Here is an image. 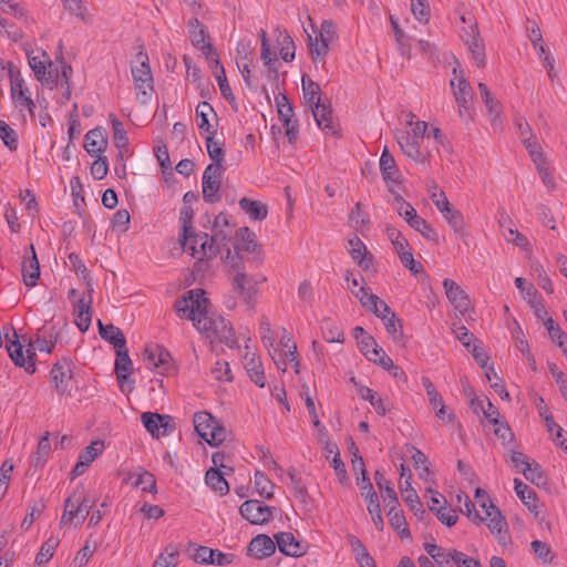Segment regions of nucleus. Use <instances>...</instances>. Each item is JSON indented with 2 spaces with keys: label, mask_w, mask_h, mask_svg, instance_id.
Returning <instances> with one entry per match:
<instances>
[{
  "label": "nucleus",
  "mask_w": 567,
  "mask_h": 567,
  "mask_svg": "<svg viewBox=\"0 0 567 567\" xmlns=\"http://www.w3.org/2000/svg\"><path fill=\"white\" fill-rule=\"evenodd\" d=\"M454 79L451 80L450 85L453 90V95L458 105L460 115L463 116L468 113L470 103L474 97L473 89L464 75L463 70L460 69V64L453 68Z\"/></svg>",
  "instance_id": "7"
},
{
  "label": "nucleus",
  "mask_w": 567,
  "mask_h": 567,
  "mask_svg": "<svg viewBox=\"0 0 567 567\" xmlns=\"http://www.w3.org/2000/svg\"><path fill=\"white\" fill-rule=\"evenodd\" d=\"M104 442L101 440L93 441L79 455V458L90 466L95 458L103 452Z\"/></svg>",
  "instance_id": "54"
},
{
  "label": "nucleus",
  "mask_w": 567,
  "mask_h": 567,
  "mask_svg": "<svg viewBox=\"0 0 567 567\" xmlns=\"http://www.w3.org/2000/svg\"><path fill=\"white\" fill-rule=\"evenodd\" d=\"M200 236L203 234H194L192 230H188L187 234L183 233L181 241L184 250H189L193 257H198L199 260H203L205 257L202 255V240H197Z\"/></svg>",
  "instance_id": "44"
},
{
  "label": "nucleus",
  "mask_w": 567,
  "mask_h": 567,
  "mask_svg": "<svg viewBox=\"0 0 567 567\" xmlns=\"http://www.w3.org/2000/svg\"><path fill=\"white\" fill-rule=\"evenodd\" d=\"M544 323L551 340L556 342L559 348H563L564 342L567 341V334L560 329L558 324L555 323L553 318H547Z\"/></svg>",
  "instance_id": "59"
},
{
  "label": "nucleus",
  "mask_w": 567,
  "mask_h": 567,
  "mask_svg": "<svg viewBox=\"0 0 567 567\" xmlns=\"http://www.w3.org/2000/svg\"><path fill=\"white\" fill-rule=\"evenodd\" d=\"M411 10L413 16L420 22H427L430 19V6L426 0H411Z\"/></svg>",
  "instance_id": "62"
},
{
  "label": "nucleus",
  "mask_w": 567,
  "mask_h": 567,
  "mask_svg": "<svg viewBox=\"0 0 567 567\" xmlns=\"http://www.w3.org/2000/svg\"><path fill=\"white\" fill-rule=\"evenodd\" d=\"M28 62L35 79L42 84H49L52 80V72L47 70V66H52V61L45 51H40L39 55H33V51L27 53Z\"/></svg>",
  "instance_id": "20"
},
{
  "label": "nucleus",
  "mask_w": 567,
  "mask_h": 567,
  "mask_svg": "<svg viewBox=\"0 0 567 567\" xmlns=\"http://www.w3.org/2000/svg\"><path fill=\"white\" fill-rule=\"evenodd\" d=\"M91 303L92 300L85 301L84 298L78 300L75 305L76 320L75 323L80 331L85 332L89 330L91 324Z\"/></svg>",
  "instance_id": "36"
},
{
  "label": "nucleus",
  "mask_w": 567,
  "mask_h": 567,
  "mask_svg": "<svg viewBox=\"0 0 567 567\" xmlns=\"http://www.w3.org/2000/svg\"><path fill=\"white\" fill-rule=\"evenodd\" d=\"M380 172L385 183H395L398 181L399 169L388 147H384L381 154Z\"/></svg>",
  "instance_id": "31"
},
{
  "label": "nucleus",
  "mask_w": 567,
  "mask_h": 567,
  "mask_svg": "<svg viewBox=\"0 0 567 567\" xmlns=\"http://www.w3.org/2000/svg\"><path fill=\"white\" fill-rule=\"evenodd\" d=\"M388 508V517L391 526L398 530V534L401 538L411 537L410 529L408 528L405 516L403 511L399 508V501H393V497L390 495L389 503L384 505Z\"/></svg>",
  "instance_id": "23"
},
{
  "label": "nucleus",
  "mask_w": 567,
  "mask_h": 567,
  "mask_svg": "<svg viewBox=\"0 0 567 567\" xmlns=\"http://www.w3.org/2000/svg\"><path fill=\"white\" fill-rule=\"evenodd\" d=\"M288 476L290 478V484L293 491V495L302 503H307L309 497L306 485L302 483L301 478L298 477L293 471L288 472Z\"/></svg>",
  "instance_id": "58"
},
{
  "label": "nucleus",
  "mask_w": 567,
  "mask_h": 567,
  "mask_svg": "<svg viewBox=\"0 0 567 567\" xmlns=\"http://www.w3.org/2000/svg\"><path fill=\"white\" fill-rule=\"evenodd\" d=\"M302 92L303 99L309 104L310 109L321 104V89L320 85L312 81L307 75L302 76Z\"/></svg>",
  "instance_id": "34"
},
{
  "label": "nucleus",
  "mask_w": 567,
  "mask_h": 567,
  "mask_svg": "<svg viewBox=\"0 0 567 567\" xmlns=\"http://www.w3.org/2000/svg\"><path fill=\"white\" fill-rule=\"evenodd\" d=\"M374 481L383 495V503L386 505L389 503L390 495L393 497V501H398L396 493L394 488L391 486L390 482L385 478L384 472L382 470H377L374 473Z\"/></svg>",
  "instance_id": "51"
},
{
  "label": "nucleus",
  "mask_w": 567,
  "mask_h": 567,
  "mask_svg": "<svg viewBox=\"0 0 567 567\" xmlns=\"http://www.w3.org/2000/svg\"><path fill=\"white\" fill-rule=\"evenodd\" d=\"M116 358H115V371H123V372H132L133 371V363L128 355V350L126 348V344L124 348L115 349Z\"/></svg>",
  "instance_id": "56"
},
{
  "label": "nucleus",
  "mask_w": 567,
  "mask_h": 567,
  "mask_svg": "<svg viewBox=\"0 0 567 567\" xmlns=\"http://www.w3.org/2000/svg\"><path fill=\"white\" fill-rule=\"evenodd\" d=\"M276 103L278 115L286 128L288 141L293 144L298 140V122L293 120V106L287 95L281 93L276 96Z\"/></svg>",
  "instance_id": "11"
},
{
  "label": "nucleus",
  "mask_w": 567,
  "mask_h": 567,
  "mask_svg": "<svg viewBox=\"0 0 567 567\" xmlns=\"http://www.w3.org/2000/svg\"><path fill=\"white\" fill-rule=\"evenodd\" d=\"M134 486H141L143 492L156 493V480L151 472L144 471L136 475Z\"/></svg>",
  "instance_id": "60"
},
{
  "label": "nucleus",
  "mask_w": 567,
  "mask_h": 567,
  "mask_svg": "<svg viewBox=\"0 0 567 567\" xmlns=\"http://www.w3.org/2000/svg\"><path fill=\"white\" fill-rule=\"evenodd\" d=\"M143 360L148 369H156L159 373L168 371L171 367L172 355L162 346H147L143 353Z\"/></svg>",
  "instance_id": "15"
},
{
  "label": "nucleus",
  "mask_w": 567,
  "mask_h": 567,
  "mask_svg": "<svg viewBox=\"0 0 567 567\" xmlns=\"http://www.w3.org/2000/svg\"><path fill=\"white\" fill-rule=\"evenodd\" d=\"M308 40L310 54L315 62L328 54L329 43L321 41L318 37L313 39L311 35H308Z\"/></svg>",
  "instance_id": "55"
},
{
  "label": "nucleus",
  "mask_w": 567,
  "mask_h": 567,
  "mask_svg": "<svg viewBox=\"0 0 567 567\" xmlns=\"http://www.w3.org/2000/svg\"><path fill=\"white\" fill-rule=\"evenodd\" d=\"M210 372L217 381L230 382L233 380V374L229 364L226 361H217L215 365L212 368Z\"/></svg>",
  "instance_id": "63"
},
{
  "label": "nucleus",
  "mask_w": 567,
  "mask_h": 567,
  "mask_svg": "<svg viewBox=\"0 0 567 567\" xmlns=\"http://www.w3.org/2000/svg\"><path fill=\"white\" fill-rule=\"evenodd\" d=\"M240 208L248 214L255 220H262L268 215L267 206L258 200H252L247 197H243L239 200Z\"/></svg>",
  "instance_id": "37"
},
{
  "label": "nucleus",
  "mask_w": 567,
  "mask_h": 567,
  "mask_svg": "<svg viewBox=\"0 0 567 567\" xmlns=\"http://www.w3.org/2000/svg\"><path fill=\"white\" fill-rule=\"evenodd\" d=\"M51 382L60 395H68L72 390L73 372L71 362L68 359L59 360L51 369Z\"/></svg>",
  "instance_id": "10"
},
{
  "label": "nucleus",
  "mask_w": 567,
  "mask_h": 567,
  "mask_svg": "<svg viewBox=\"0 0 567 567\" xmlns=\"http://www.w3.org/2000/svg\"><path fill=\"white\" fill-rule=\"evenodd\" d=\"M394 205L399 215L403 217L408 224L419 216L416 209L410 203L405 202L401 195L394 197Z\"/></svg>",
  "instance_id": "53"
},
{
  "label": "nucleus",
  "mask_w": 567,
  "mask_h": 567,
  "mask_svg": "<svg viewBox=\"0 0 567 567\" xmlns=\"http://www.w3.org/2000/svg\"><path fill=\"white\" fill-rule=\"evenodd\" d=\"M194 426L198 435L212 446L221 444L227 437L225 426L208 412L195 413Z\"/></svg>",
  "instance_id": "5"
},
{
  "label": "nucleus",
  "mask_w": 567,
  "mask_h": 567,
  "mask_svg": "<svg viewBox=\"0 0 567 567\" xmlns=\"http://www.w3.org/2000/svg\"><path fill=\"white\" fill-rule=\"evenodd\" d=\"M386 234L394 246L398 255H401L402 251H406L405 248L409 246L406 238L394 227H388Z\"/></svg>",
  "instance_id": "61"
},
{
  "label": "nucleus",
  "mask_w": 567,
  "mask_h": 567,
  "mask_svg": "<svg viewBox=\"0 0 567 567\" xmlns=\"http://www.w3.org/2000/svg\"><path fill=\"white\" fill-rule=\"evenodd\" d=\"M276 550L275 542L266 534L254 537L247 548L249 556L256 559H264L271 556Z\"/></svg>",
  "instance_id": "24"
},
{
  "label": "nucleus",
  "mask_w": 567,
  "mask_h": 567,
  "mask_svg": "<svg viewBox=\"0 0 567 567\" xmlns=\"http://www.w3.org/2000/svg\"><path fill=\"white\" fill-rule=\"evenodd\" d=\"M230 239V231L226 229H214L212 237L208 234H203L197 240H202L200 248L203 257L212 259L217 255L220 256L225 264L226 249L229 248L228 240Z\"/></svg>",
  "instance_id": "6"
},
{
  "label": "nucleus",
  "mask_w": 567,
  "mask_h": 567,
  "mask_svg": "<svg viewBox=\"0 0 567 567\" xmlns=\"http://www.w3.org/2000/svg\"><path fill=\"white\" fill-rule=\"evenodd\" d=\"M240 515L247 519L250 524L262 525L271 518V507L264 505L258 499L245 501L240 508Z\"/></svg>",
  "instance_id": "14"
},
{
  "label": "nucleus",
  "mask_w": 567,
  "mask_h": 567,
  "mask_svg": "<svg viewBox=\"0 0 567 567\" xmlns=\"http://www.w3.org/2000/svg\"><path fill=\"white\" fill-rule=\"evenodd\" d=\"M349 254L362 269L368 270L371 267L373 256L367 250L365 245L358 236L349 240Z\"/></svg>",
  "instance_id": "27"
},
{
  "label": "nucleus",
  "mask_w": 567,
  "mask_h": 567,
  "mask_svg": "<svg viewBox=\"0 0 567 567\" xmlns=\"http://www.w3.org/2000/svg\"><path fill=\"white\" fill-rule=\"evenodd\" d=\"M514 488L520 501L528 507L529 511L536 509V492L527 484L523 483L519 478L514 480Z\"/></svg>",
  "instance_id": "40"
},
{
  "label": "nucleus",
  "mask_w": 567,
  "mask_h": 567,
  "mask_svg": "<svg viewBox=\"0 0 567 567\" xmlns=\"http://www.w3.org/2000/svg\"><path fill=\"white\" fill-rule=\"evenodd\" d=\"M106 146L107 141L101 128H93L85 134L84 147L91 156H96L104 152Z\"/></svg>",
  "instance_id": "30"
},
{
  "label": "nucleus",
  "mask_w": 567,
  "mask_h": 567,
  "mask_svg": "<svg viewBox=\"0 0 567 567\" xmlns=\"http://www.w3.org/2000/svg\"><path fill=\"white\" fill-rule=\"evenodd\" d=\"M59 543L60 540L56 537H50L44 542L35 557V564L40 566L48 563L53 557Z\"/></svg>",
  "instance_id": "52"
},
{
  "label": "nucleus",
  "mask_w": 567,
  "mask_h": 567,
  "mask_svg": "<svg viewBox=\"0 0 567 567\" xmlns=\"http://www.w3.org/2000/svg\"><path fill=\"white\" fill-rule=\"evenodd\" d=\"M443 287L447 299L454 305V308L461 313H465L471 308V301L465 291L452 279H444Z\"/></svg>",
  "instance_id": "19"
},
{
  "label": "nucleus",
  "mask_w": 567,
  "mask_h": 567,
  "mask_svg": "<svg viewBox=\"0 0 567 567\" xmlns=\"http://www.w3.org/2000/svg\"><path fill=\"white\" fill-rule=\"evenodd\" d=\"M210 114H215L213 106L208 102H200L196 106V121L198 128L203 132L208 133V135H215V131H212V125L209 124L208 116Z\"/></svg>",
  "instance_id": "38"
},
{
  "label": "nucleus",
  "mask_w": 567,
  "mask_h": 567,
  "mask_svg": "<svg viewBox=\"0 0 567 567\" xmlns=\"http://www.w3.org/2000/svg\"><path fill=\"white\" fill-rule=\"evenodd\" d=\"M275 539L279 550L287 556L299 557L305 553L303 545L291 533H278L275 535Z\"/></svg>",
  "instance_id": "26"
},
{
  "label": "nucleus",
  "mask_w": 567,
  "mask_h": 567,
  "mask_svg": "<svg viewBox=\"0 0 567 567\" xmlns=\"http://www.w3.org/2000/svg\"><path fill=\"white\" fill-rule=\"evenodd\" d=\"M99 333L102 339L111 343L114 349L124 348L126 339L120 328L114 324H103L101 320L97 322Z\"/></svg>",
  "instance_id": "29"
},
{
  "label": "nucleus",
  "mask_w": 567,
  "mask_h": 567,
  "mask_svg": "<svg viewBox=\"0 0 567 567\" xmlns=\"http://www.w3.org/2000/svg\"><path fill=\"white\" fill-rule=\"evenodd\" d=\"M481 507L485 514L483 517L485 520L488 519L487 526L489 530L495 534L498 543L503 546L511 543L507 523L499 509L492 502H489V505H487L486 502H482Z\"/></svg>",
  "instance_id": "8"
},
{
  "label": "nucleus",
  "mask_w": 567,
  "mask_h": 567,
  "mask_svg": "<svg viewBox=\"0 0 567 567\" xmlns=\"http://www.w3.org/2000/svg\"><path fill=\"white\" fill-rule=\"evenodd\" d=\"M214 63H215L214 74L217 80L221 95L229 102L235 101V96H234L230 85L227 81L224 66L221 65V63L219 62L218 59H215Z\"/></svg>",
  "instance_id": "43"
},
{
  "label": "nucleus",
  "mask_w": 567,
  "mask_h": 567,
  "mask_svg": "<svg viewBox=\"0 0 567 567\" xmlns=\"http://www.w3.org/2000/svg\"><path fill=\"white\" fill-rule=\"evenodd\" d=\"M206 147L208 155L213 163L210 165H217L220 169L225 171V167L223 166L225 152L223 148V143L215 141L214 135H208L206 137Z\"/></svg>",
  "instance_id": "41"
},
{
  "label": "nucleus",
  "mask_w": 567,
  "mask_h": 567,
  "mask_svg": "<svg viewBox=\"0 0 567 567\" xmlns=\"http://www.w3.org/2000/svg\"><path fill=\"white\" fill-rule=\"evenodd\" d=\"M412 473L409 471L408 478L400 484V489L404 494V502L409 506L410 511L414 513L420 519L426 515V512L420 501L416 491L411 485Z\"/></svg>",
  "instance_id": "25"
},
{
  "label": "nucleus",
  "mask_w": 567,
  "mask_h": 567,
  "mask_svg": "<svg viewBox=\"0 0 567 567\" xmlns=\"http://www.w3.org/2000/svg\"><path fill=\"white\" fill-rule=\"evenodd\" d=\"M132 75L137 100L143 104L148 102L154 90L153 75L148 63V55L143 50L135 55L132 65Z\"/></svg>",
  "instance_id": "3"
},
{
  "label": "nucleus",
  "mask_w": 567,
  "mask_h": 567,
  "mask_svg": "<svg viewBox=\"0 0 567 567\" xmlns=\"http://www.w3.org/2000/svg\"><path fill=\"white\" fill-rule=\"evenodd\" d=\"M141 420L145 429L157 439L169 435L175 429L172 416L167 414L144 412Z\"/></svg>",
  "instance_id": "12"
},
{
  "label": "nucleus",
  "mask_w": 567,
  "mask_h": 567,
  "mask_svg": "<svg viewBox=\"0 0 567 567\" xmlns=\"http://www.w3.org/2000/svg\"><path fill=\"white\" fill-rule=\"evenodd\" d=\"M33 347L32 343L29 344V348L27 349V357H24L23 353V346L19 341H10L7 344V350L18 367H23L27 372L33 373L35 371V351L31 349Z\"/></svg>",
  "instance_id": "16"
},
{
  "label": "nucleus",
  "mask_w": 567,
  "mask_h": 567,
  "mask_svg": "<svg viewBox=\"0 0 567 567\" xmlns=\"http://www.w3.org/2000/svg\"><path fill=\"white\" fill-rule=\"evenodd\" d=\"M189 547L194 548V553L189 555L194 561L203 565L214 564L216 549H212L207 546H196V544L193 543H189Z\"/></svg>",
  "instance_id": "50"
},
{
  "label": "nucleus",
  "mask_w": 567,
  "mask_h": 567,
  "mask_svg": "<svg viewBox=\"0 0 567 567\" xmlns=\"http://www.w3.org/2000/svg\"><path fill=\"white\" fill-rule=\"evenodd\" d=\"M29 252L23 256L21 265L22 277L25 286L34 287L40 277V265L35 254L34 246H29Z\"/></svg>",
  "instance_id": "21"
},
{
  "label": "nucleus",
  "mask_w": 567,
  "mask_h": 567,
  "mask_svg": "<svg viewBox=\"0 0 567 567\" xmlns=\"http://www.w3.org/2000/svg\"><path fill=\"white\" fill-rule=\"evenodd\" d=\"M451 557L457 567H482V564L478 560L467 557L464 553L456 549H452Z\"/></svg>",
  "instance_id": "64"
},
{
  "label": "nucleus",
  "mask_w": 567,
  "mask_h": 567,
  "mask_svg": "<svg viewBox=\"0 0 567 567\" xmlns=\"http://www.w3.org/2000/svg\"><path fill=\"white\" fill-rule=\"evenodd\" d=\"M111 123L114 135V144L118 150V157L123 158L124 151L127 150L128 145V137L126 131L124 130L122 122L118 121L114 115H111Z\"/></svg>",
  "instance_id": "39"
},
{
  "label": "nucleus",
  "mask_w": 567,
  "mask_h": 567,
  "mask_svg": "<svg viewBox=\"0 0 567 567\" xmlns=\"http://www.w3.org/2000/svg\"><path fill=\"white\" fill-rule=\"evenodd\" d=\"M383 313L382 321L384 322L386 332L390 334L394 342H401L403 340V329L401 324V320L396 317V315L391 310L388 306V309Z\"/></svg>",
  "instance_id": "33"
},
{
  "label": "nucleus",
  "mask_w": 567,
  "mask_h": 567,
  "mask_svg": "<svg viewBox=\"0 0 567 567\" xmlns=\"http://www.w3.org/2000/svg\"><path fill=\"white\" fill-rule=\"evenodd\" d=\"M189 37L193 45L200 49L207 56L213 53V45L206 42V28L204 24L200 25L198 30H189Z\"/></svg>",
  "instance_id": "48"
},
{
  "label": "nucleus",
  "mask_w": 567,
  "mask_h": 567,
  "mask_svg": "<svg viewBox=\"0 0 567 567\" xmlns=\"http://www.w3.org/2000/svg\"><path fill=\"white\" fill-rule=\"evenodd\" d=\"M225 266L228 268L229 281L233 291L249 307L254 306L258 293V286L266 280L262 276L247 274L243 256L238 248L226 249Z\"/></svg>",
  "instance_id": "2"
},
{
  "label": "nucleus",
  "mask_w": 567,
  "mask_h": 567,
  "mask_svg": "<svg viewBox=\"0 0 567 567\" xmlns=\"http://www.w3.org/2000/svg\"><path fill=\"white\" fill-rule=\"evenodd\" d=\"M351 292L359 299L361 306L365 309L370 308L371 305L375 308V302H378L380 307H383L384 311L388 309V305L377 295L369 292V289L365 287H359V289L351 288Z\"/></svg>",
  "instance_id": "42"
},
{
  "label": "nucleus",
  "mask_w": 567,
  "mask_h": 567,
  "mask_svg": "<svg viewBox=\"0 0 567 567\" xmlns=\"http://www.w3.org/2000/svg\"><path fill=\"white\" fill-rule=\"evenodd\" d=\"M205 482L214 492L220 495H226L229 492V484L219 468H209L206 472Z\"/></svg>",
  "instance_id": "35"
},
{
  "label": "nucleus",
  "mask_w": 567,
  "mask_h": 567,
  "mask_svg": "<svg viewBox=\"0 0 567 567\" xmlns=\"http://www.w3.org/2000/svg\"><path fill=\"white\" fill-rule=\"evenodd\" d=\"M358 392L363 400L369 401L379 415L386 414L388 410L384 406L383 400L378 396V393L374 390L368 386H361Z\"/></svg>",
  "instance_id": "47"
},
{
  "label": "nucleus",
  "mask_w": 567,
  "mask_h": 567,
  "mask_svg": "<svg viewBox=\"0 0 567 567\" xmlns=\"http://www.w3.org/2000/svg\"><path fill=\"white\" fill-rule=\"evenodd\" d=\"M255 488L261 497L270 499L274 496V483L267 477V475L257 471L254 477Z\"/></svg>",
  "instance_id": "46"
},
{
  "label": "nucleus",
  "mask_w": 567,
  "mask_h": 567,
  "mask_svg": "<svg viewBox=\"0 0 567 567\" xmlns=\"http://www.w3.org/2000/svg\"><path fill=\"white\" fill-rule=\"evenodd\" d=\"M244 367L247 370L250 380L259 388H264L266 378L259 358H256L255 354H246L244 359Z\"/></svg>",
  "instance_id": "32"
},
{
  "label": "nucleus",
  "mask_w": 567,
  "mask_h": 567,
  "mask_svg": "<svg viewBox=\"0 0 567 567\" xmlns=\"http://www.w3.org/2000/svg\"><path fill=\"white\" fill-rule=\"evenodd\" d=\"M95 499L85 495L83 491L75 489L64 501V512L62 514L60 525H66L73 519H78V524H82L94 505Z\"/></svg>",
  "instance_id": "4"
},
{
  "label": "nucleus",
  "mask_w": 567,
  "mask_h": 567,
  "mask_svg": "<svg viewBox=\"0 0 567 567\" xmlns=\"http://www.w3.org/2000/svg\"><path fill=\"white\" fill-rule=\"evenodd\" d=\"M464 42L478 68H484L486 63L485 48L483 40L480 38L477 23L470 27L464 37Z\"/></svg>",
  "instance_id": "17"
},
{
  "label": "nucleus",
  "mask_w": 567,
  "mask_h": 567,
  "mask_svg": "<svg viewBox=\"0 0 567 567\" xmlns=\"http://www.w3.org/2000/svg\"><path fill=\"white\" fill-rule=\"evenodd\" d=\"M402 152L416 163H425L429 154L421 151L420 141L410 136V132H402L396 136Z\"/></svg>",
  "instance_id": "22"
},
{
  "label": "nucleus",
  "mask_w": 567,
  "mask_h": 567,
  "mask_svg": "<svg viewBox=\"0 0 567 567\" xmlns=\"http://www.w3.org/2000/svg\"><path fill=\"white\" fill-rule=\"evenodd\" d=\"M520 472L525 478L530 481L533 484L540 485L545 482L540 466L535 461L530 462L526 467H523Z\"/></svg>",
  "instance_id": "57"
},
{
  "label": "nucleus",
  "mask_w": 567,
  "mask_h": 567,
  "mask_svg": "<svg viewBox=\"0 0 567 567\" xmlns=\"http://www.w3.org/2000/svg\"><path fill=\"white\" fill-rule=\"evenodd\" d=\"M178 555V547L176 545L169 544L165 547L164 553H162L156 558L153 567H176Z\"/></svg>",
  "instance_id": "45"
},
{
  "label": "nucleus",
  "mask_w": 567,
  "mask_h": 567,
  "mask_svg": "<svg viewBox=\"0 0 567 567\" xmlns=\"http://www.w3.org/2000/svg\"><path fill=\"white\" fill-rule=\"evenodd\" d=\"M208 305L203 289H192L175 301L174 308L179 317L192 320L197 330L215 337L230 349L238 347L230 323L223 317H209Z\"/></svg>",
  "instance_id": "1"
},
{
  "label": "nucleus",
  "mask_w": 567,
  "mask_h": 567,
  "mask_svg": "<svg viewBox=\"0 0 567 567\" xmlns=\"http://www.w3.org/2000/svg\"><path fill=\"white\" fill-rule=\"evenodd\" d=\"M224 171L217 165H208L203 173V198L206 203L214 204L220 200V186Z\"/></svg>",
  "instance_id": "9"
},
{
  "label": "nucleus",
  "mask_w": 567,
  "mask_h": 567,
  "mask_svg": "<svg viewBox=\"0 0 567 567\" xmlns=\"http://www.w3.org/2000/svg\"><path fill=\"white\" fill-rule=\"evenodd\" d=\"M414 230L419 231L426 240L437 243L439 235L434 228L421 216H417L409 224Z\"/></svg>",
  "instance_id": "49"
},
{
  "label": "nucleus",
  "mask_w": 567,
  "mask_h": 567,
  "mask_svg": "<svg viewBox=\"0 0 567 567\" xmlns=\"http://www.w3.org/2000/svg\"><path fill=\"white\" fill-rule=\"evenodd\" d=\"M312 115L316 120L317 125L328 133L334 134V124L332 117V110L330 104L321 102V104L311 109Z\"/></svg>",
  "instance_id": "28"
},
{
  "label": "nucleus",
  "mask_w": 567,
  "mask_h": 567,
  "mask_svg": "<svg viewBox=\"0 0 567 567\" xmlns=\"http://www.w3.org/2000/svg\"><path fill=\"white\" fill-rule=\"evenodd\" d=\"M8 75L10 79V96L16 106L23 102L31 104V92L27 86L19 69L8 62Z\"/></svg>",
  "instance_id": "13"
},
{
  "label": "nucleus",
  "mask_w": 567,
  "mask_h": 567,
  "mask_svg": "<svg viewBox=\"0 0 567 567\" xmlns=\"http://www.w3.org/2000/svg\"><path fill=\"white\" fill-rule=\"evenodd\" d=\"M440 197L441 199L435 200L436 208L443 215L449 225L454 229V231L461 234L465 226L462 213L451 205L443 190H440Z\"/></svg>",
  "instance_id": "18"
}]
</instances>
